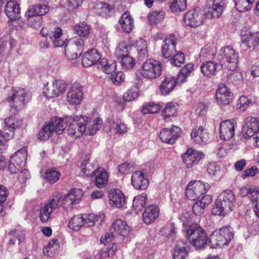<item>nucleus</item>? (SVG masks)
Returning a JSON list of instances; mask_svg holds the SVG:
<instances>
[{
	"label": "nucleus",
	"mask_w": 259,
	"mask_h": 259,
	"mask_svg": "<svg viewBox=\"0 0 259 259\" xmlns=\"http://www.w3.org/2000/svg\"><path fill=\"white\" fill-rule=\"evenodd\" d=\"M90 33H76L70 38L65 46L66 56L71 60L79 57L83 52V46L94 44V39Z\"/></svg>",
	"instance_id": "obj_1"
},
{
	"label": "nucleus",
	"mask_w": 259,
	"mask_h": 259,
	"mask_svg": "<svg viewBox=\"0 0 259 259\" xmlns=\"http://www.w3.org/2000/svg\"><path fill=\"white\" fill-rule=\"evenodd\" d=\"M235 202L233 192L226 190L218 196L215 206L212 209L211 213L213 215L225 216L232 210Z\"/></svg>",
	"instance_id": "obj_2"
},
{
	"label": "nucleus",
	"mask_w": 259,
	"mask_h": 259,
	"mask_svg": "<svg viewBox=\"0 0 259 259\" xmlns=\"http://www.w3.org/2000/svg\"><path fill=\"white\" fill-rule=\"evenodd\" d=\"M186 237L196 249L204 248L209 241L204 230L196 224L190 225L186 228Z\"/></svg>",
	"instance_id": "obj_3"
},
{
	"label": "nucleus",
	"mask_w": 259,
	"mask_h": 259,
	"mask_svg": "<svg viewBox=\"0 0 259 259\" xmlns=\"http://www.w3.org/2000/svg\"><path fill=\"white\" fill-rule=\"evenodd\" d=\"M233 236L232 229L225 227L213 232L209 237V242L212 248L222 247L227 245Z\"/></svg>",
	"instance_id": "obj_4"
},
{
	"label": "nucleus",
	"mask_w": 259,
	"mask_h": 259,
	"mask_svg": "<svg viewBox=\"0 0 259 259\" xmlns=\"http://www.w3.org/2000/svg\"><path fill=\"white\" fill-rule=\"evenodd\" d=\"M63 119H64L66 126V123H68L67 132L68 134L73 138L79 137L85 132L87 124L85 116H66Z\"/></svg>",
	"instance_id": "obj_5"
},
{
	"label": "nucleus",
	"mask_w": 259,
	"mask_h": 259,
	"mask_svg": "<svg viewBox=\"0 0 259 259\" xmlns=\"http://www.w3.org/2000/svg\"><path fill=\"white\" fill-rule=\"evenodd\" d=\"M66 128L64 119L62 118L54 117L48 124L44 125L38 134V139L45 141L49 138L52 134L55 132L57 135H61Z\"/></svg>",
	"instance_id": "obj_6"
},
{
	"label": "nucleus",
	"mask_w": 259,
	"mask_h": 259,
	"mask_svg": "<svg viewBox=\"0 0 259 259\" xmlns=\"http://www.w3.org/2000/svg\"><path fill=\"white\" fill-rule=\"evenodd\" d=\"M219 56L223 65L229 70L234 71L238 67L239 54L232 47L229 46L221 48Z\"/></svg>",
	"instance_id": "obj_7"
},
{
	"label": "nucleus",
	"mask_w": 259,
	"mask_h": 259,
	"mask_svg": "<svg viewBox=\"0 0 259 259\" xmlns=\"http://www.w3.org/2000/svg\"><path fill=\"white\" fill-rule=\"evenodd\" d=\"M162 69V65L159 61L148 59L142 64L141 74L144 78L152 80L161 75Z\"/></svg>",
	"instance_id": "obj_8"
},
{
	"label": "nucleus",
	"mask_w": 259,
	"mask_h": 259,
	"mask_svg": "<svg viewBox=\"0 0 259 259\" xmlns=\"http://www.w3.org/2000/svg\"><path fill=\"white\" fill-rule=\"evenodd\" d=\"M209 188L210 185L208 183L204 184L200 181H191L187 186L185 195L189 199L196 201L200 199Z\"/></svg>",
	"instance_id": "obj_9"
},
{
	"label": "nucleus",
	"mask_w": 259,
	"mask_h": 259,
	"mask_svg": "<svg viewBox=\"0 0 259 259\" xmlns=\"http://www.w3.org/2000/svg\"><path fill=\"white\" fill-rule=\"evenodd\" d=\"M61 199V194L55 193L52 197L40 208L39 218L42 222H47L51 219L52 212L60 206Z\"/></svg>",
	"instance_id": "obj_10"
},
{
	"label": "nucleus",
	"mask_w": 259,
	"mask_h": 259,
	"mask_svg": "<svg viewBox=\"0 0 259 259\" xmlns=\"http://www.w3.org/2000/svg\"><path fill=\"white\" fill-rule=\"evenodd\" d=\"M67 85L64 81L59 80L47 83L44 88L43 94L47 98L57 97L65 92Z\"/></svg>",
	"instance_id": "obj_11"
},
{
	"label": "nucleus",
	"mask_w": 259,
	"mask_h": 259,
	"mask_svg": "<svg viewBox=\"0 0 259 259\" xmlns=\"http://www.w3.org/2000/svg\"><path fill=\"white\" fill-rule=\"evenodd\" d=\"M26 159L25 149H20L15 152L11 157L8 169L12 174H16L24 165Z\"/></svg>",
	"instance_id": "obj_12"
},
{
	"label": "nucleus",
	"mask_w": 259,
	"mask_h": 259,
	"mask_svg": "<svg viewBox=\"0 0 259 259\" xmlns=\"http://www.w3.org/2000/svg\"><path fill=\"white\" fill-rule=\"evenodd\" d=\"M25 91L23 89L19 88L13 90L11 95L8 98L10 105L16 110L23 109L25 104Z\"/></svg>",
	"instance_id": "obj_13"
},
{
	"label": "nucleus",
	"mask_w": 259,
	"mask_h": 259,
	"mask_svg": "<svg viewBox=\"0 0 259 259\" xmlns=\"http://www.w3.org/2000/svg\"><path fill=\"white\" fill-rule=\"evenodd\" d=\"M211 4L207 8V11L203 14L204 18L208 19L218 18L222 15L225 7V0H211Z\"/></svg>",
	"instance_id": "obj_14"
},
{
	"label": "nucleus",
	"mask_w": 259,
	"mask_h": 259,
	"mask_svg": "<svg viewBox=\"0 0 259 259\" xmlns=\"http://www.w3.org/2000/svg\"><path fill=\"white\" fill-rule=\"evenodd\" d=\"M204 154L201 152L189 148L182 156L183 162L187 168H191L202 159Z\"/></svg>",
	"instance_id": "obj_15"
},
{
	"label": "nucleus",
	"mask_w": 259,
	"mask_h": 259,
	"mask_svg": "<svg viewBox=\"0 0 259 259\" xmlns=\"http://www.w3.org/2000/svg\"><path fill=\"white\" fill-rule=\"evenodd\" d=\"M204 20L203 14L196 10H191L186 13L184 21L186 25L196 27L201 25Z\"/></svg>",
	"instance_id": "obj_16"
},
{
	"label": "nucleus",
	"mask_w": 259,
	"mask_h": 259,
	"mask_svg": "<svg viewBox=\"0 0 259 259\" xmlns=\"http://www.w3.org/2000/svg\"><path fill=\"white\" fill-rule=\"evenodd\" d=\"M177 38L174 33L167 35L164 39L161 48L162 56L165 58L171 57L176 52V46Z\"/></svg>",
	"instance_id": "obj_17"
},
{
	"label": "nucleus",
	"mask_w": 259,
	"mask_h": 259,
	"mask_svg": "<svg viewBox=\"0 0 259 259\" xmlns=\"http://www.w3.org/2000/svg\"><path fill=\"white\" fill-rule=\"evenodd\" d=\"M82 87L78 82H74L68 92L67 96V101L72 105H79L82 99Z\"/></svg>",
	"instance_id": "obj_18"
},
{
	"label": "nucleus",
	"mask_w": 259,
	"mask_h": 259,
	"mask_svg": "<svg viewBox=\"0 0 259 259\" xmlns=\"http://www.w3.org/2000/svg\"><path fill=\"white\" fill-rule=\"evenodd\" d=\"M259 131V120L257 118L248 117L245 119L242 127V133L246 138L251 137Z\"/></svg>",
	"instance_id": "obj_19"
},
{
	"label": "nucleus",
	"mask_w": 259,
	"mask_h": 259,
	"mask_svg": "<svg viewBox=\"0 0 259 259\" xmlns=\"http://www.w3.org/2000/svg\"><path fill=\"white\" fill-rule=\"evenodd\" d=\"M236 122L234 120L222 121L220 126V138L224 140H229L235 134Z\"/></svg>",
	"instance_id": "obj_20"
},
{
	"label": "nucleus",
	"mask_w": 259,
	"mask_h": 259,
	"mask_svg": "<svg viewBox=\"0 0 259 259\" xmlns=\"http://www.w3.org/2000/svg\"><path fill=\"white\" fill-rule=\"evenodd\" d=\"M83 195V191L79 189H73L61 199L60 204L64 208L71 206L74 203H77Z\"/></svg>",
	"instance_id": "obj_21"
},
{
	"label": "nucleus",
	"mask_w": 259,
	"mask_h": 259,
	"mask_svg": "<svg viewBox=\"0 0 259 259\" xmlns=\"http://www.w3.org/2000/svg\"><path fill=\"white\" fill-rule=\"evenodd\" d=\"M180 131L179 127L173 125L172 128H163L160 132L159 137L163 142L173 144L179 137Z\"/></svg>",
	"instance_id": "obj_22"
},
{
	"label": "nucleus",
	"mask_w": 259,
	"mask_h": 259,
	"mask_svg": "<svg viewBox=\"0 0 259 259\" xmlns=\"http://www.w3.org/2000/svg\"><path fill=\"white\" fill-rule=\"evenodd\" d=\"M110 233L122 237H127L130 233L131 229L126 223L120 219L115 220L110 228Z\"/></svg>",
	"instance_id": "obj_23"
},
{
	"label": "nucleus",
	"mask_w": 259,
	"mask_h": 259,
	"mask_svg": "<svg viewBox=\"0 0 259 259\" xmlns=\"http://www.w3.org/2000/svg\"><path fill=\"white\" fill-rule=\"evenodd\" d=\"M231 91L224 84H219L215 92L218 103L221 105H227L230 103Z\"/></svg>",
	"instance_id": "obj_24"
},
{
	"label": "nucleus",
	"mask_w": 259,
	"mask_h": 259,
	"mask_svg": "<svg viewBox=\"0 0 259 259\" xmlns=\"http://www.w3.org/2000/svg\"><path fill=\"white\" fill-rule=\"evenodd\" d=\"M101 56L96 49H91L84 53L82 58V64L85 67L96 64L100 61Z\"/></svg>",
	"instance_id": "obj_25"
},
{
	"label": "nucleus",
	"mask_w": 259,
	"mask_h": 259,
	"mask_svg": "<svg viewBox=\"0 0 259 259\" xmlns=\"http://www.w3.org/2000/svg\"><path fill=\"white\" fill-rule=\"evenodd\" d=\"M241 47L245 51L259 45V33H245L241 35Z\"/></svg>",
	"instance_id": "obj_26"
},
{
	"label": "nucleus",
	"mask_w": 259,
	"mask_h": 259,
	"mask_svg": "<svg viewBox=\"0 0 259 259\" xmlns=\"http://www.w3.org/2000/svg\"><path fill=\"white\" fill-rule=\"evenodd\" d=\"M108 196L109 202L112 206L120 208L125 203L124 196L119 189L111 190Z\"/></svg>",
	"instance_id": "obj_27"
},
{
	"label": "nucleus",
	"mask_w": 259,
	"mask_h": 259,
	"mask_svg": "<svg viewBox=\"0 0 259 259\" xmlns=\"http://www.w3.org/2000/svg\"><path fill=\"white\" fill-rule=\"evenodd\" d=\"M159 215V208L156 205H150L145 208L143 213V222L149 225L153 223Z\"/></svg>",
	"instance_id": "obj_28"
},
{
	"label": "nucleus",
	"mask_w": 259,
	"mask_h": 259,
	"mask_svg": "<svg viewBox=\"0 0 259 259\" xmlns=\"http://www.w3.org/2000/svg\"><path fill=\"white\" fill-rule=\"evenodd\" d=\"M5 12L9 19L12 21L20 17V9L15 1L7 2L5 7Z\"/></svg>",
	"instance_id": "obj_29"
},
{
	"label": "nucleus",
	"mask_w": 259,
	"mask_h": 259,
	"mask_svg": "<svg viewBox=\"0 0 259 259\" xmlns=\"http://www.w3.org/2000/svg\"><path fill=\"white\" fill-rule=\"evenodd\" d=\"M132 183L137 189L145 190L148 186L149 181L144 178V174L141 171H136L132 176Z\"/></svg>",
	"instance_id": "obj_30"
},
{
	"label": "nucleus",
	"mask_w": 259,
	"mask_h": 259,
	"mask_svg": "<svg viewBox=\"0 0 259 259\" xmlns=\"http://www.w3.org/2000/svg\"><path fill=\"white\" fill-rule=\"evenodd\" d=\"M191 137L194 142L199 144L206 142L209 139L208 133L202 126L194 128L191 132Z\"/></svg>",
	"instance_id": "obj_31"
},
{
	"label": "nucleus",
	"mask_w": 259,
	"mask_h": 259,
	"mask_svg": "<svg viewBox=\"0 0 259 259\" xmlns=\"http://www.w3.org/2000/svg\"><path fill=\"white\" fill-rule=\"evenodd\" d=\"M132 48H134L132 50L133 55H137L140 59L148 56L147 45L144 39L137 40L135 45L132 44Z\"/></svg>",
	"instance_id": "obj_32"
},
{
	"label": "nucleus",
	"mask_w": 259,
	"mask_h": 259,
	"mask_svg": "<svg viewBox=\"0 0 259 259\" xmlns=\"http://www.w3.org/2000/svg\"><path fill=\"white\" fill-rule=\"evenodd\" d=\"M132 44L128 41L124 40L119 43L115 51V55L120 58L128 54L133 55Z\"/></svg>",
	"instance_id": "obj_33"
},
{
	"label": "nucleus",
	"mask_w": 259,
	"mask_h": 259,
	"mask_svg": "<svg viewBox=\"0 0 259 259\" xmlns=\"http://www.w3.org/2000/svg\"><path fill=\"white\" fill-rule=\"evenodd\" d=\"M119 23L124 32H130L134 27L133 18L128 12H125L122 15Z\"/></svg>",
	"instance_id": "obj_34"
},
{
	"label": "nucleus",
	"mask_w": 259,
	"mask_h": 259,
	"mask_svg": "<svg viewBox=\"0 0 259 259\" xmlns=\"http://www.w3.org/2000/svg\"><path fill=\"white\" fill-rule=\"evenodd\" d=\"M87 124L86 128L88 129L89 135H93L99 131L102 126V120L100 117H96L94 118H88L85 117Z\"/></svg>",
	"instance_id": "obj_35"
},
{
	"label": "nucleus",
	"mask_w": 259,
	"mask_h": 259,
	"mask_svg": "<svg viewBox=\"0 0 259 259\" xmlns=\"http://www.w3.org/2000/svg\"><path fill=\"white\" fill-rule=\"evenodd\" d=\"M176 83V79L174 77H166L160 86L161 94L163 95H168L174 90Z\"/></svg>",
	"instance_id": "obj_36"
},
{
	"label": "nucleus",
	"mask_w": 259,
	"mask_h": 259,
	"mask_svg": "<svg viewBox=\"0 0 259 259\" xmlns=\"http://www.w3.org/2000/svg\"><path fill=\"white\" fill-rule=\"evenodd\" d=\"M97 67L106 73L111 74L116 70V65L114 61L108 60L107 59L103 58H101L100 61L98 63Z\"/></svg>",
	"instance_id": "obj_37"
},
{
	"label": "nucleus",
	"mask_w": 259,
	"mask_h": 259,
	"mask_svg": "<svg viewBox=\"0 0 259 259\" xmlns=\"http://www.w3.org/2000/svg\"><path fill=\"white\" fill-rule=\"evenodd\" d=\"M42 36L47 40L49 37L55 47H62L67 39L63 33H42Z\"/></svg>",
	"instance_id": "obj_38"
},
{
	"label": "nucleus",
	"mask_w": 259,
	"mask_h": 259,
	"mask_svg": "<svg viewBox=\"0 0 259 259\" xmlns=\"http://www.w3.org/2000/svg\"><path fill=\"white\" fill-rule=\"evenodd\" d=\"M93 176L95 177V184L99 188L104 187L108 181L107 172L102 169H98Z\"/></svg>",
	"instance_id": "obj_39"
},
{
	"label": "nucleus",
	"mask_w": 259,
	"mask_h": 259,
	"mask_svg": "<svg viewBox=\"0 0 259 259\" xmlns=\"http://www.w3.org/2000/svg\"><path fill=\"white\" fill-rule=\"evenodd\" d=\"M49 11V8L46 5H36L33 6L28 10L25 14L26 17H39L47 14Z\"/></svg>",
	"instance_id": "obj_40"
},
{
	"label": "nucleus",
	"mask_w": 259,
	"mask_h": 259,
	"mask_svg": "<svg viewBox=\"0 0 259 259\" xmlns=\"http://www.w3.org/2000/svg\"><path fill=\"white\" fill-rule=\"evenodd\" d=\"M217 52L216 48L214 44H207L201 49L199 59L203 61L206 59H210L215 55Z\"/></svg>",
	"instance_id": "obj_41"
},
{
	"label": "nucleus",
	"mask_w": 259,
	"mask_h": 259,
	"mask_svg": "<svg viewBox=\"0 0 259 259\" xmlns=\"http://www.w3.org/2000/svg\"><path fill=\"white\" fill-rule=\"evenodd\" d=\"M243 190L246 192V195L250 198L251 201H253L255 203L253 210L255 213L256 215L259 217L258 212L256 211V209L258 210V198L259 191L258 189L256 187L244 188Z\"/></svg>",
	"instance_id": "obj_42"
},
{
	"label": "nucleus",
	"mask_w": 259,
	"mask_h": 259,
	"mask_svg": "<svg viewBox=\"0 0 259 259\" xmlns=\"http://www.w3.org/2000/svg\"><path fill=\"white\" fill-rule=\"evenodd\" d=\"M188 248L184 241H179L176 245L173 253L174 259H185L188 255Z\"/></svg>",
	"instance_id": "obj_43"
},
{
	"label": "nucleus",
	"mask_w": 259,
	"mask_h": 259,
	"mask_svg": "<svg viewBox=\"0 0 259 259\" xmlns=\"http://www.w3.org/2000/svg\"><path fill=\"white\" fill-rule=\"evenodd\" d=\"M5 124L8 128L15 130L21 127L23 122L18 115L14 114L6 118L5 120Z\"/></svg>",
	"instance_id": "obj_44"
},
{
	"label": "nucleus",
	"mask_w": 259,
	"mask_h": 259,
	"mask_svg": "<svg viewBox=\"0 0 259 259\" xmlns=\"http://www.w3.org/2000/svg\"><path fill=\"white\" fill-rule=\"evenodd\" d=\"M217 67V63L209 61L203 63L201 65L200 69L204 75L211 76L214 74Z\"/></svg>",
	"instance_id": "obj_45"
},
{
	"label": "nucleus",
	"mask_w": 259,
	"mask_h": 259,
	"mask_svg": "<svg viewBox=\"0 0 259 259\" xmlns=\"http://www.w3.org/2000/svg\"><path fill=\"white\" fill-rule=\"evenodd\" d=\"M177 108L172 103H167L163 109L162 110V114L164 119L165 121L169 120L171 117H174L177 114Z\"/></svg>",
	"instance_id": "obj_46"
},
{
	"label": "nucleus",
	"mask_w": 259,
	"mask_h": 259,
	"mask_svg": "<svg viewBox=\"0 0 259 259\" xmlns=\"http://www.w3.org/2000/svg\"><path fill=\"white\" fill-rule=\"evenodd\" d=\"M80 168L83 175L87 177H93L98 170L95 169L94 164L91 163L89 160L82 161Z\"/></svg>",
	"instance_id": "obj_47"
},
{
	"label": "nucleus",
	"mask_w": 259,
	"mask_h": 259,
	"mask_svg": "<svg viewBox=\"0 0 259 259\" xmlns=\"http://www.w3.org/2000/svg\"><path fill=\"white\" fill-rule=\"evenodd\" d=\"M83 224L82 215H76L71 219L68 223V227L72 230L77 231L84 226Z\"/></svg>",
	"instance_id": "obj_48"
},
{
	"label": "nucleus",
	"mask_w": 259,
	"mask_h": 259,
	"mask_svg": "<svg viewBox=\"0 0 259 259\" xmlns=\"http://www.w3.org/2000/svg\"><path fill=\"white\" fill-rule=\"evenodd\" d=\"M148 201L147 195L145 193H142L134 197L133 206L136 209L140 210L144 207Z\"/></svg>",
	"instance_id": "obj_49"
},
{
	"label": "nucleus",
	"mask_w": 259,
	"mask_h": 259,
	"mask_svg": "<svg viewBox=\"0 0 259 259\" xmlns=\"http://www.w3.org/2000/svg\"><path fill=\"white\" fill-rule=\"evenodd\" d=\"M60 176V172L56 169L52 168L46 170L45 178L48 182L53 184L59 180Z\"/></svg>",
	"instance_id": "obj_50"
},
{
	"label": "nucleus",
	"mask_w": 259,
	"mask_h": 259,
	"mask_svg": "<svg viewBox=\"0 0 259 259\" xmlns=\"http://www.w3.org/2000/svg\"><path fill=\"white\" fill-rule=\"evenodd\" d=\"M83 222V225L87 227L93 226L99 219H102L101 216H98L94 213L84 214L81 215Z\"/></svg>",
	"instance_id": "obj_51"
},
{
	"label": "nucleus",
	"mask_w": 259,
	"mask_h": 259,
	"mask_svg": "<svg viewBox=\"0 0 259 259\" xmlns=\"http://www.w3.org/2000/svg\"><path fill=\"white\" fill-rule=\"evenodd\" d=\"M120 58V63L123 69H132L136 65L135 59L129 54Z\"/></svg>",
	"instance_id": "obj_52"
},
{
	"label": "nucleus",
	"mask_w": 259,
	"mask_h": 259,
	"mask_svg": "<svg viewBox=\"0 0 259 259\" xmlns=\"http://www.w3.org/2000/svg\"><path fill=\"white\" fill-rule=\"evenodd\" d=\"M186 8V0H174L170 6L173 13H179L184 11Z\"/></svg>",
	"instance_id": "obj_53"
},
{
	"label": "nucleus",
	"mask_w": 259,
	"mask_h": 259,
	"mask_svg": "<svg viewBox=\"0 0 259 259\" xmlns=\"http://www.w3.org/2000/svg\"><path fill=\"white\" fill-rule=\"evenodd\" d=\"M252 4V0H238L235 4V7L238 11L243 12L250 10Z\"/></svg>",
	"instance_id": "obj_54"
},
{
	"label": "nucleus",
	"mask_w": 259,
	"mask_h": 259,
	"mask_svg": "<svg viewBox=\"0 0 259 259\" xmlns=\"http://www.w3.org/2000/svg\"><path fill=\"white\" fill-rule=\"evenodd\" d=\"M164 17L163 11H153L148 16L149 21L151 24H157L163 20Z\"/></svg>",
	"instance_id": "obj_55"
},
{
	"label": "nucleus",
	"mask_w": 259,
	"mask_h": 259,
	"mask_svg": "<svg viewBox=\"0 0 259 259\" xmlns=\"http://www.w3.org/2000/svg\"><path fill=\"white\" fill-rule=\"evenodd\" d=\"M160 109V107L159 104L150 103L143 106L142 112L144 114H154L158 112Z\"/></svg>",
	"instance_id": "obj_56"
},
{
	"label": "nucleus",
	"mask_w": 259,
	"mask_h": 259,
	"mask_svg": "<svg viewBox=\"0 0 259 259\" xmlns=\"http://www.w3.org/2000/svg\"><path fill=\"white\" fill-rule=\"evenodd\" d=\"M242 75L240 72H233L228 75L227 80L229 83L238 85L242 81Z\"/></svg>",
	"instance_id": "obj_57"
},
{
	"label": "nucleus",
	"mask_w": 259,
	"mask_h": 259,
	"mask_svg": "<svg viewBox=\"0 0 259 259\" xmlns=\"http://www.w3.org/2000/svg\"><path fill=\"white\" fill-rule=\"evenodd\" d=\"M110 125L116 133L123 134L127 131L126 125L119 120L111 121Z\"/></svg>",
	"instance_id": "obj_58"
},
{
	"label": "nucleus",
	"mask_w": 259,
	"mask_h": 259,
	"mask_svg": "<svg viewBox=\"0 0 259 259\" xmlns=\"http://www.w3.org/2000/svg\"><path fill=\"white\" fill-rule=\"evenodd\" d=\"M13 136L14 132L13 131H10V133L5 132L4 133L0 131V152L4 150L6 141L12 139Z\"/></svg>",
	"instance_id": "obj_59"
},
{
	"label": "nucleus",
	"mask_w": 259,
	"mask_h": 259,
	"mask_svg": "<svg viewBox=\"0 0 259 259\" xmlns=\"http://www.w3.org/2000/svg\"><path fill=\"white\" fill-rule=\"evenodd\" d=\"M252 100L246 96H241L238 99L237 106L241 110L245 111L251 103Z\"/></svg>",
	"instance_id": "obj_60"
},
{
	"label": "nucleus",
	"mask_w": 259,
	"mask_h": 259,
	"mask_svg": "<svg viewBox=\"0 0 259 259\" xmlns=\"http://www.w3.org/2000/svg\"><path fill=\"white\" fill-rule=\"evenodd\" d=\"M184 55L183 52L180 51L174 55L170 59L171 63L178 67H181V65L184 63Z\"/></svg>",
	"instance_id": "obj_61"
},
{
	"label": "nucleus",
	"mask_w": 259,
	"mask_h": 259,
	"mask_svg": "<svg viewBox=\"0 0 259 259\" xmlns=\"http://www.w3.org/2000/svg\"><path fill=\"white\" fill-rule=\"evenodd\" d=\"M116 245L114 244L111 249L106 248L102 249L99 252L100 259H108L114 255L115 250L116 249Z\"/></svg>",
	"instance_id": "obj_62"
},
{
	"label": "nucleus",
	"mask_w": 259,
	"mask_h": 259,
	"mask_svg": "<svg viewBox=\"0 0 259 259\" xmlns=\"http://www.w3.org/2000/svg\"><path fill=\"white\" fill-rule=\"evenodd\" d=\"M28 19V25L33 28L35 30H37L41 28V18L39 17H27Z\"/></svg>",
	"instance_id": "obj_63"
},
{
	"label": "nucleus",
	"mask_w": 259,
	"mask_h": 259,
	"mask_svg": "<svg viewBox=\"0 0 259 259\" xmlns=\"http://www.w3.org/2000/svg\"><path fill=\"white\" fill-rule=\"evenodd\" d=\"M73 30L76 32H89L90 31H93L91 25L84 21L75 25Z\"/></svg>",
	"instance_id": "obj_64"
}]
</instances>
